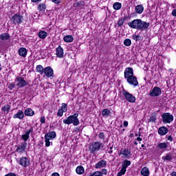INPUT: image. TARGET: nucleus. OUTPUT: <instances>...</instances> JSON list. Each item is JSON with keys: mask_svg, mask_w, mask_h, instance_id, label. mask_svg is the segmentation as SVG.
Segmentation results:
<instances>
[{"mask_svg": "<svg viewBox=\"0 0 176 176\" xmlns=\"http://www.w3.org/2000/svg\"><path fill=\"white\" fill-rule=\"evenodd\" d=\"M132 39L135 41V42H138V41H142V36L140 35L133 34L132 36Z\"/></svg>", "mask_w": 176, "mask_h": 176, "instance_id": "f704fd0d", "label": "nucleus"}, {"mask_svg": "<svg viewBox=\"0 0 176 176\" xmlns=\"http://www.w3.org/2000/svg\"><path fill=\"white\" fill-rule=\"evenodd\" d=\"M5 176H16V174L13 173H9L8 174L6 175Z\"/></svg>", "mask_w": 176, "mask_h": 176, "instance_id": "5fc2aeb1", "label": "nucleus"}, {"mask_svg": "<svg viewBox=\"0 0 176 176\" xmlns=\"http://www.w3.org/2000/svg\"><path fill=\"white\" fill-rule=\"evenodd\" d=\"M124 127H127V126H129V122L127 121H124Z\"/></svg>", "mask_w": 176, "mask_h": 176, "instance_id": "6e6d98bb", "label": "nucleus"}, {"mask_svg": "<svg viewBox=\"0 0 176 176\" xmlns=\"http://www.w3.org/2000/svg\"><path fill=\"white\" fill-rule=\"evenodd\" d=\"M119 156H124L125 159H130L131 156V151L127 148H121L118 152Z\"/></svg>", "mask_w": 176, "mask_h": 176, "instance_id": "1a4fd4ad", "label": "nucleus"}, {"mask_svg": "<svg viewBox=\"0 0 176 176\" xmlns=\"http://www.w3.org/2000/svg\"><path fill=\"white\" fill-rule=\"evenodd\" d=\"M98 138H100L102 141H103V142L105 141L106 136L104 132H100L98 134Z\"/></svg>", "mask_w": 176, "mask_h": 176, "instance_id": "58836bf2", "label": "nucleus"}, {"mask_svg": "<svg viewBox=\"0 0 176 176\" xmlns=\"http://www.w3.org/2000/svg\"><path fill=\"white\" fill-rule=\"evenodd\" d=\"M135 145H138V143L137 142H135Z\"/></svg>", "mask_w": 176, "mask_h": 176, "instance_id": "69168bd1", "label": "nucleus"}, {"mask_svg": "<svg viewBox=\"0 0 176 176\" xmlns=\"http://www.w3.org/2000/svg\"><path fill=\"white\" fill-rule=\"evenodd\" d=\"M171 15H172L173 17H176V8H175V9H173V10H172Z\"/></svg>", "mask_w": 176, "mask_h": 176, "instance_id": "864d4df0", "label": "nucleus"}, {"mask_svg": "<svg viewBox=\"0 0 176 176\" xmlns=\"http://www.w3.org/2000/svg\"><path fill=\"white\" fill-rule=\"evenodd\" d=\"M34 3H36V2H41L42 0H31Z\"/></svg>", "mask_w": 176, "mask_h": 176, "instance_id": "13d9d810", "label": "nucleus"}, {"mask_svg": "<svg viewBox=\"0 0 176 176\" xmlns=\"http://www.w3.org/2000/svg\"><path fill=\"white\" fill-rule=\"evenodd\" d=\"M131 165V162L127 160H124L122 163V168L121 170L125 171H127V167H129V166Z\"/></svg>", "mask_w": 176, "mask_h": 176, "instance_id": "dca6fc26", "label": "nucleus"}, {"mask_svg": "<svg viewBox=\"0 0 176 176\" xmlns=\"http://www.w3.org/2000/svg\"><path fill=\"white\" fill-rule=\"evenodd\" d=\"M127 19H129V16H124V18H122V20H123V21H126V20H127Z\"/></svg>", "mask_w": 176, "mask_h": 176, "instance_id": "052dcab7", "label": "nucleus"}, {"mask_svg": "<svg viewBox=\"0 0 176 176\" xmlns=\"http://www.w3.org/2000/svg\"><path fill=\"white\" fill-rule=\"evenodd\" d=\"M140 174L143 176H149L150 175L149 168H148V167L142 168L141 170Z\"/></svg>", "mask_w": 176, "mask_h": 176, "instance_id": "393cba45", "label": "nucleus"}, {"mask_svg": "<svg viewBox=\"0 0 176 176\" xmlns=\"http://www.w3.org/2000/svg\"><path fill=\"white\" fill-rule=\"evenodd\" d=\"M2 111L4 112H7V113H9V110L10 109V105L6 104L4 107L1 108Z\"/></svg>", "mask_w": 176, "mask_h": 176, "instance_id": "4c0bfd02", "label": "nucleus"}, {"mask_svg": "<svg viewBox=\"0 0 176 176\" xmlns=\"http://www.w3.org/2000/svg\"><path fill=\"white\" fill-rule=\"evenodd\" d=\"M109 153H112V151H109Z\"/></svg>", "mask_w": 176, "mask_h": 176, "instance_id": "774afa93", "label": "nucleus"}, {"mask_svg": "<svg viewBox=\"0 0 176 176\" xmlns=\"http://www.w3.org/2000/svg\"><path fill=\"white\" fill-rule=\"evenodd\" d=\"M25 116H34L35 115V111L32 109L28 108L24 112Z\"/></svg>", "mask_w": 176, "mask_h": 176, "instance_id": "5701e85b", "label": "nucleus"}, {"mask_svg": "<svg viewBox=\"0 0 176 176\" xmlns=\"http://www.w3.org/2000/svg\"><path fill=\"white\" fill-rule=\"evenodd\" d=\"M117 24H118V27H122V25H123V24H124V21H123V18L120 19L118 20Z\"/></svg>", "mask_w": 176, "mask_h": 176, "instance_id": "79ce46f5", "label": "nucleus"}, {"mask_svg": "<svg viewBox=\"0 0 176 176\" xmlns=\"http://www.w3.org/2000/svg\"><path fill=\"white\" fill-rule=\"evenodd\" d=\"M56 55L59 58H63V57H64V50L63 49V47H61V45H59L56 49Z\"/></svg>", "mask_w": 176, "mask_h": 176, "instance_id": "2eb2a0df", "label": "nucleus"}, {"mask_svg": "<svg viewBox=\"0 0 176 176\" xmlns=\"http://www.w3.org/2000/svg\"><path fill=\"white\" fill-rule=\"evenodd\" d=\"M52 176H60V174H58V173H53Z\"/></svg>", "mask_w": 176, "mask_h": 176, "instance_id": "4d7b16f0", "label": "nucleus"}, {"mask_svg": "<svg viewBox=\"0 0 176 176\" xmlns=\"http://www.w3.org/2000/svg\"><path fill=\"white\" fill-rule=\"evenodd\" d=\"M30 160L28 157H21L17 163L21 166L22 167H28L30 166Z\"/></svg>", "mask_w": 176, "mask_h": 176, "instance_id": "9d476101", "label": "nucleus"}, {"mask_svg": "<svg viewBox=\"0 0 176 176\" xmlns=\"http://www.w3.org/2000/svg\"><path fill=\"white\" fill-rule=\"evenodd\" d=\"M53 3H55L56 5H58L59 3H61V0H51Z\"/></svg>", "mask_w": 176, "mask_h": 176, "instance_id": "3c124183", "label": "nucleus"}, {"mask_svg": "<svg viewBox=\"0 0 176 176\" xmlns=\"http://www.w3.org/2000/svg\"><path fill=\"white\" fill-rule=\"evenodd\" d=\"M149 122H156V116L150 117Z\"/></svg>", "mask_w": 176, "mask_h": 176, "instance_id": "de8ad7c7", "label": "nucleus"}, {"mask_svg": "<svg viewBox=\"0 0 176 176\" xmlns=\"http://www.w3.org/2000/svg\"><path fill=\"white\" fill-rule=\"evenodd\" d=\"M129 27L133 30H138L139 31H145L149 28V23L144 21L142 19H137L128 23Z\"/></svg>", "mask_w": 176, "mask_h": 176, "instance_id": "f257e3e1", "label": "nucleus"}, {"mask_svg": "<svg viewBox=\"0 0 176 176\" xmlns=\"http://www.w3.org/2000/svg\"><path fill=\"white\" fill-rule=\"evenodd\" d=\"M101 148H104V145L100 142H95L89 146V151L92 155H96V153L98 152Z\"/></svg>", "mask_w": 176, "mask_h": 176, "instance_id": "20e7f679", "label": "nucleus"}, {"mask_svg": "<svg viewBox=\"0 0 176 176\" xmlns=\"http://www.w3.org/2000/svg\"><path fill=\"white\" fill-rule=\"evenodd\" d=\"M111 110H109V109H104L102 111V116L108 117L111 115Z\"/></svg>", "mask_w": 176, "mask_h": 176, "instance_id": "72a5a7b5", "label": "nucleus"}, {"mask_svg": "<svg viewBox=\"0 0 176 176\" xmlns=\"http://www.w3.org/2000/svg\"><path fill=\"white\" fill-rule=\"evenodd\" d=\"M44 138H45V146H50V139L46 138L44 136Z\"/></svg>", "mask_w": 176, "mask_h": 176, "instance_id": "a19ab883", "label": "nucleus"}, {"mask_svg": "<svg viewBox=\"0 0 176 176\" xmlns=\"http://www.w3.org/2000/svg\"><path fill=\"white\" fill-rule=\"evenodd\" d=\"M124 174H126V171L121 169L120 171L117 174V176L124 175Z\"/></svg>", "mask_w": 176, "mask_h": 176, "instance_id": "49530a36", "label": "nucleus"}, {"mask_svg": "<svg viewBox=\"0 0 176 176\" xmlns=\"http://www.w3.org/2000/svg\"><path fill=\"white\" fill-rule=\"evenodd\" d=\"M157 148L161 151H166L168 148V142H162L157 145Z\"/></svg>", "mask_w": 176, "mask_h": 176, "instance_id": "aec40b11", "label": "nucleus"}, {"mask_svg": "<svg viewBox=\"0 0 176 176\" xmlns=\"http://www.w3.org/2000/svg\"><path fill=\"white\" fill-rule=\"evenodd\" d=\"M76 173L78 174V175H82L85 173V168L82 166H78L76 169Z\"/></svg>", "mask_w": 176, "mask_h": 176, "instance_id": "c85d7f7f", "label": "nucleus"}, {"mask_svg": "<svg viewBox=\"0 0 176 176\" xmlns=\"http://www.w3.org/2000/svg\"><path fill=\"white\" fill-rule=\"evenodd\" d=\"M113 8L115 10H120V9H122V3L120 2H116L113 3Z\"/></svg>", "mask_w": 176, "mask_h": 176, "instance_id": "473e14b6", "label": "nucleus"}, {"mask_svg": "<svg viewBox=\"0 0 176 176\" xmlns=\"http://www.w3.org/2000/svg\"><path fill=\"white\" fill-rule=\"evenodd\" d=\"M85 6V1H80L77 3H75L74 4V7L76 8V9H82Z\"/></svg>", "mask_w": 176, "mask_h": 176, "instance_id": "a878e982", "label": "nucleus"}, {"mask_svg": "<svg viewBox=\"0 0 176 176\" xmlns=\"http://www.w3.org/2000/svg\"><path fill=\"white\" fill-rule=\"evenodd\" d=\"M144 146H145L144 144H142V148H144Z\"/></svg>", "mask_w": 176, "mask_h": 176, "instance_id": "338daca9", "label": "nucleus"}, {"mask_svg": "<svg viewBox=\"0 0 176 176\" xmlns=\"http://www.w3.org/2000/svg\"><path fill=\"white\" fill-rule=\"evenodd\" d=\"M166 138L168 140V141H170V142H173V136H171V135H166Z\"/></svg>", "mask_w": 176, "mask_h": 176, "instance_id": "603ef678", "label": "nucleus"}, {"mask_svg": "<svg viewBox=\"0 0 176 176\" xmlns=\"http://www.w3.org/2000/svg\"><path fill=\"white\" fill-rule=\"evenodd\" d=\"M102 175L104 174V175H107L108 174V170L105 168L102 169V171L100 172Z\"/></svg>", "mask_w": 176, "mask_h": 176, "instance_id": "09e8293b", "label": "nucleus"}, {"mask_svg": "<svg viewBox=\"0 0 176 176\" xmlns=\"http://www.w3.org/2000/svg\"><path fill=\"white\" fill-rule=\"evenodd\" d=\"M22 140H23L24 142H27L28 141V139L30 138V135L26 131L25 134L22 135L21 136Z\"/></svg>", "mask_w": 176, "mask_h": 176, "instance_id": "c9c22d12", "label": "nucleus"}, {"mask_svg": "<svg viewBox=\"0 0 176 176\" xmlns=\"http://www.w3.org/2000/svg\"><path fill=\"white\" fill-rule=\"evenodd\" d=\"M162 94V89L159 87H155L149 91L151 97H159Z\"/></svg>", "mask_w": 176, "mask_h": 176, "instance_id": "9b49d317", "label": "nucleus"}, {"mask_svg": "<svg viewBox=\"0 0 176 176\" xmlns=\"http://www.w3.org/2000/svg\"><path fill=\"white\" fill-rule=\"evenodd\" d=\"M36 69L37 72H39L41 75H43V72H45V68L41 65H38L36 66Z\"/></svg>", "mask_w": 176, "mask_h": 176, "instance_id": "2f4dec72", "label": "nucleus"}, {"mask_svg": "<svg viewBox=\"0 0 176 176\" xmlns=\"http://www.w3.org/2000/svg\"><path fill=\"white\" fill-rule=\"evenodd\" d=\"M170 176H176V172L173 171L170 173Z\"/></svg>", "mask_w": 176, "mask_h": 176, "instance_id": "bf43d9fd", "label": "nucleus"}, {"mask_svg": "<svg viewBox=\"0 0 176 176\" xmlns=\"http://www.w3.org/2000/svg\"><path fill=\"white\" fill-rule=\"evenodd\" d=\"M15 87L16 85L14 82H12L8 85V88L10 89V90H13Z\"/></svg>", "mask_w": 176, "mask_h": 176, "instance_id": "c03bdc74", "label": "nucleus"}, {"mask_svg": "<svg viewBox=\"0 0 176 176\" xmlns=\"http://www.w3.org/2000/svg\"><path fill=\"white\" fill-rule=\"evenodd\" d=\"M137 141H142V139L140 137L137 138Z\"/></svg>", "mask_w": 176, "mask_h": 176, "instance_id": "680f3d73", "label": "nucleus"}, {"mask_svg": "<svg viewBox=\"0 0 176 176\" xmlns=\"http://www.w3.org/2000/svg\"><path fill=\"white\" fill-rule=\"evenodd\" d=\"M24 20V17L20 15L19 13L14 14V16L11 19L12 23L13 24H21Z\"/></svg>", "mask_w": 176, "mask_h": 176, "instance_id": "6e6552de", "label": "nucleus"}, {"mask_svg": "<svg viewBox=\"0 0 176 176\" xmlns=\"http://www.w3.org/2000/svg\"><path fill=\"white\" fill-rule=\"evenodd\" d=\"M63 41L67 42V43H71V42H74V37L72 35H67L64 36Z\"/></svg>", "mask_w": 176, "mask_h": 176, "instance_id": "c756f323", "label": "nucleus"}, {"mask_svg": "<svg viewBox=\"0 0 176 176\" xmlns=\"http://www.w3.org/2000/svg\"><path fill=\"white\" fill-rule=\"evenodd\" d=\"M15 82H16V86L19 89H21L23 87H25L27 85H28V82L24 80V78L23 77H16L15 78Z\"/></svg>", "mask_w": 176, "mask_h": 176, "instance_id": "423d86ee", "label": "nucleus"}, {"mask_svg": "<svg viewBox=\"0 0 176 176\" xmlns=\"http://www.w3.org/2000/svg\"><path fill=\"white\" fill-rule=\"evenodd\" d=\"M40 122H41V124H45V123L46 122V119L45 118V116L41 117Z\"/></svg>", "mask_w": 176, "mask_h": 176, "instance_id": "a18cd8bd", "label": "nucleus"}, {"mask_svg": "<svg viewBox=\"0 0 176 176\" xmlns=\"http://www.w3.org/2000/svg\"><path fill=\"white\" fill-rule=\"evenodd\" d=\"M43 74L47 76V78H53L54 75V71L52 67H45Z\"/></svg>", "mask_w": 176, "mask_h": 176, "instance_id": "f8f14e48", "label": "nucleus"}, {"mask_svg": "<svg viewBox=\"0 0 176 176\" xmlns=\"http://www.w3.org/2000/svg\"><path fill=\"white\" fill-rule=\"evenodd\" d=\"M124 46H131V40L130 38H126L124 41Z\"/></svg>", "mask_w": 176, "mask_h": 176, "instance_id": "ea45409f", "label": "nucleus"}, {"mask_svg": "<svg viewBox=\"0 0 176 176\" xmlns=\"http://www.w3.org/2000/svg\"><path fill=\"white\" fill-rule=\"evenodd\" d=\"M19 56H21V57H27V49L25 47H21L19 51Z\"/></svg>", "mask_w": 176, "mask_h": 176, "instance_id": "4be33fe9", "label": "nucleus"}, {"mask_svg": "<svg viewBox=\"0 0 176 176\" xmlns=\"http://www.w3.org/2000/svg\"><path fill=\"white\" fill-rule=\"evenodd\" d=\"M124 76L129 85L131 86H138V80L137 79V76H134L133 67L126 68L124 72Z\"/></svg>", "mask_w": 176, "mask_h": 176, "instance_id": "f03ea898", "label": "nucleus"}, {"mask_svg": "<svg viewBox=\"0 0 176 176\" xmlns=\"http://www.w3.org/2000/svg\"><path fill=\"white\" fill-rule=\"evenodd\" d=\"M135 12L138 13V14H142V12H144V6L142 5H138L135 8Z\"/></svg>", "mask_w": 176, "mask_h": 176, "instance_id": "cd10ccee", "label": "nucleus"}, {"mask_svg": "<svg viewBox=\"0 0 176 176\" xmlns=\"http://www.w3.org/2000/svg\"><path fill=\"white\" fill-rule=\"evenodd\" d=\"M107 166V161L104 160H101L95 165V168H104V167Z\"/></svg>", "mask_w": 176, "mask_h": 176, "instance_id": "f3484780", "label": "nucleus"}, {"mask_svg": "<svg viewBox=\"0 0 176 176\" xmlns=\"http://www.w3.org/2000/svg\"><path fill=\"white\" fill-rule=\"evenodd\" d=\"M89 176H102V173L100 171H96L91 174Z\"/></svg>", "mask_w": 176, "mask_h": 176, "instance_id": "37998d69", "label": "nucleus"}, {"mask_svg": "<svg viewBox=\"0 0 176 176\" xmlns=\"http://www.w3.org/2000/svg\"><path fill=\"white\" fill-rule=\"evenodd\" d=\"M162 122L166 124H170L174 120V116L170 113H164L162 115Z\"/></svg>", "mask_w": 176, "mask_h": 176, "instance_id": "39448f33", "label": "nucleus"}, {"mask_svg": "<svg viewBox=\"0 0 176 176\" xmlns=\"http://www.w3.org/2000/svg\"><path fill=\"white\" fill-rule=\"evenodd\" d=\"M168 133V129L166 126H161L158 129V134L160 135H166Z\"/></svg>", "mask_w": 176, "mask_h": 176, "instance_id": "6ab92c4d", "label": "nucleus"}, {"mask_svg": "<svg viewBox=\"0 0 176 176\" xmlns=\"http://www.w3.org/2000/svg\"><path fill=\"white\" fill-rule=\"evenodd\" d=\"M162 160L164 162H171L173 160V155H171V154H166L165 156L162 157Z\"/></svg>", "mask_w": 176, "mask_h": 176, "instance_id": "7c9ffc66", "label": "nucleus"}, {"mask_svg": "<svg viewBox=\"0 0 176 176\" xmlns=\"http://www.w3.org/2000/svg\"><path fill=\"white\" fill-rule=\"evenodd\" d=\"M38 36L40 38V39H46L47 36V32L43 30H41L38 34Z\"/></svg>", "mask_w": 176, "mask_h": 176, "instance_id": "bb28decb", "label": "nucleus"}, {"mask_svg": "<svg viewBox=\"0 0 176 176\" xmlns=\"http://www.w3.org/2000/svg\"><path fill=\"white\" fill-rule=\"evenodd\" d=\"M13 118L23 120V119H24V112L22 110H19L16 114L13 116Z\"/></svg>", "mask_w": 176, "mask_h": 176, "instance_id": "a211bd4d", "label": "nucleus"}, {"mask_svg": "<svg viewBox=\"0 0 176 176\" xmlns=\"http://www.w3.org/2000/svg\"><path fill=\"white\" fill-rule=\"evenodd\" d=\"M28 134H31V133H34V126H32L29 130L26 131Z\"/></svg>", "mask_w": 176, "mask_h": 176, "instance_id": "8fccbe9b", "label": "nucleus"}, {"mask_svg": "<svg viewBox=\"0 0 176 176\" xmlns=\"http://www.w3.org/2000/svg\"><path fill=\"white\" fill-rule=\"evenodd\" d=\"M122 96H124L128 102H135V96H133V94H130L126 90H122Z\"/></svg>", "mask_w": 176, "mask_h": 176, "instance_id": "0eeeda50", "label": "nucleus"}, {"mask_svg": "<svg viewBox=\"0 0 176 176\" xmlns=\"http://www.w3.org/2000/svg\"><path fill=\"white\" fill-rule=\"evenodd\" d=\"M38 10H40V12H45V10H46V5L39 4L38 6Z\"/></svg>", "mask_w": 176, "mask_h": 176, "instance_id": "e433bc0d", "label": "nucleus"}, {"mask_svg": "<svg viewBox=\"0 0 176 176\" xmlns=\"http://www.w3.org/2000/svg\"><path fill=\"white\" fill-rule=\"evenodd\" d=\"M56 134L54 131H51L45 133V137L50 140H54L56 137Z\"/></svg>", "mask_w": 176, "mask_h": 176, "instance_id": "412c9836", "label": "nucleus"}, {"mask_svg": "<svg viewBox=\"0 0 176 176\" xmlns=\"http://www.w3.org/2000/svg\"><path fill=\"white\" fill-rule=\"evenodd\" d=\"M129 137H130L131 138H133V137H134V133H131V134L129 135Z\"/></svg>", "mask_w": 176, "mask_h": 176, "instance_id": "e2e57ef3", "label": "nucleus"}, {"mask_svg": "<svg viewBox=\"0 0 176 176\" xmlns=\"http://www.w3.org/2000/svg\"><path fill=\"white\" fill-rule=\"evenodd\" d=\"M68 111V105L65 103H62V107L58 109L57 112V116L61 118L63 115H64V112H67Z\"/></svg>", "mask_w": 176, "mask_h": 176, "instance_id": "ddd939ff", "label": "nucleus"}, {"mask_svg": "<svg viewBox=\"0 0 176 176\" xmlns=\"http://www.w3.org/2000/svg\"><path fill=\"white\" fill-rule=\"evenodd\" d=\"M79 114L78 113H75L72 116H69L67 118V119L63 120L64 124H73V126H79V118H78Z\"/></svg>", "mask_w": 176, "mask_h": 176, "instance_id": "7ed1b4c3", "label": "nucleus"}, {"mask_svg": "<svg viewBox=\"0 0 176 176\" xmlns=\"http://www.w3.org/2000/svg\"><path fill=\"white\" fill-rule=\"evenodd\" d=\"M1 41H9L10 39V34L9 33H3L0 34Z\"/></svg>", "mask_w": 176, "mask_h": 176, "instance_id": "b1692460", "label": "nucleus"}, {"mask_svg": "<svg viewBox=\"0 0 176 176\" xmlns=\"http://www.w3.org/2000/svg\"><path fill=\"white\" fill-rule=\"evenodd\" d=\"M27 142H23L21 145L16 148V151L18 152V153H24V152H25V149L27 148Z\"/></svg>", "mask_w": 176, "mask_h": 176, "instance_id": "4468645a", "label": "nucleus"}, {"mask_svg": "<svg viewBox=\"0 0 176 176\" xmlns=\"http://www.w3.org/2000/svg\"><path fill=\"white\" fill-rule=\"evenodd\" d=\"M171 6L173 9H175V6H174V4H172Z\"/></svg>", "mask_w": 176, "mask_h": 176, "instance_id": "0e129e2a", "label": "nucleus"}]
</instances>
